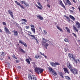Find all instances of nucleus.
I'll return each mask as SVG.
<instances>
[{"instance_id": "obj_9", "label": "nucleus", "mask_w": 80, "mask_h": 80, "mask_svg": "<svg viewBox=\"0 0 80 80\" xmlns=\"http://www.w3.org/2000/svg\"><path fill=\"white\" fill-rule=\"evenodd\" d=\"M59 2V4H60L61 6L63 7V8H65V6L64 4L63 3V2L61 0H58Z\"/></svg>"}, {"instance_id": "obj_20", "label": "nucleus", "mask_w": 80, "mask_h": 80, "mask_svg": "<svg viewBox=\"0 0 80 80\" xmlns=\"http://www.w3.org/2000/svg\"><path fill=\"white\" fill-rule=\"evenodd\" d=\"M19 50L21 52H22V53H25V52L24 51L23 49H22L21 48H19Z\"/></svg>"}, {"instance_id": "obj_61", "label": "nucleus", "mask_w": 80, "mask_h": 80, "mask_svg": "<svg viewBox=\"0 0 80 80\" xmlns=\"http://www.w3.org/2000/svg\"><path fill=\"white\" fill-rule=\"evenodd\" d=\"M72 1L73 2H74V3H76V1H75V0H72Z\"/></svg>"}, {"instance_id": "obj_52", "label": "nucleus", "mask_w": 80, "mask_h": 80, "mask_svg": "<svg viewBox=\"0 0 80 80\" xmlns=\"http://www.w3.org/2000/svg\"><path fill=\"white\" fill-rule=\"evenodd\" d=\"M34 38V39L35 40H36L37 42H38V40H37V38H35V37Z\"/></svg>"}, {"instance_id": "obj_5", "label": "nucleus", "mask_w": 80, "mask_h": 80, "mask_svg": "<svg viewBox=\"0 0 80 80\" xmlns=\"http://www.w3.org/2000/svg\"><path fill=\"white\" fill-rule=\"evenodd\" d=\"M67 68H68L69 69H70V71L72 68H72V64H70V63L69 62H67Z\"/></svg>"}, {"instance_id": "obj_60", "label": "nucleus", "mask_w": 80, "mask_h": 80, "mask_svg": "<svg viewBox=\"0 0 80 80\" xmlns=\"http://www.w3.org/2000/svg\"><path fill=\"white\" fill-rule=\"evenodd\" d=\"M15 78L16 79V80H18V79H19L18 77H15Z\"/></svg>"}, {"instance_id": "obj_6", "label": "nucleus", "mask_w": 80, "mask_h": 80, "mask_svg": "<svg viewBox=\"0 0 80 80\" xmlns=\"http://www.w3.org/2000/svg\"><path fill=\"white\" fill-rule=\"evenodd\" d=\"M42 45L43 47L46 48V49H47V47L48 46V44L45 42L42 41Z\"/></svg>"}, {"instance_id": "obj_22", "label": "nucleus", "mask_w": 80, "mask_h": 80, "mask_svg": "<svg viewBox=\"0 0 80 80\" xmlns=\"http://www.w3.org/2000/svg\"><path fill=\"white\" fill-rule=\"evenodd\" d=\"M26 61L29 64H30V60L28 58H27L26 59Z\"/></svg>"}, {"instance_id": "obj_57", "label": "nucleus", "mask_w": 80, "mask_h": 80, "mask_svg": "<svg viewBox=\"0 0 80 80\" xmlns=\"http://www.w3.org/2000/svg\"><path fill=\"white\" fill-rule=\"evenodd\" d=\"M73 9V10H75V8L74 7H71Z\"/></svg>"}, {"instance_id": "obj_47", "label": "nucleus", "mask_w": 80, "mask_h": 80, "mask_svg": "<svg viewBox=\"0 0 80 80\" xmlns=\"http://www.w3.org/2000/svg\"><path fill=\"white\" fill-rule=\"evenodd\" d=\"M7 64L8 67H10V63L9 62H8Z\"/></svg>"}, {"instance_id": "obj_50", "label": "nucleus", "mask_w": 80, "mask_h": 80, "mask_svg": "<svg viewBox=\"0 0 80 80\" xmlns=\"http://www.w3.org/2000/svg\"><path fill=\"white\" fill-rule=\"evenodd\" d=\"M43 32L44 33H45V34H47V31H46L45 30H43Z\"/></svg>"}, {"instance_id": "obj_21", "label": "nucleus", "mask_w": 80, "mask_h": 80, "mask_svg": "<svg viewBox=\"0 0 80 80\" xmlns=\"http://www.w3.org/2000/svg\"><path fill=\"white\" fill-rule=\"evenodd\" d=\"M74 62H76V64H77V62L80 63V60L78 59H77L76 60L75 59V60H74Z\"/></svg>"}, {"instance_id": "obj_13", "label": "nucleus", "mask_w": 80, "mask_h": 80, "mask_svg": "<svg viewBox=\"0 0 80 80\" xmlns=\"http://www.w3.org/2000/svg\"><path fill=\"white\" fill-rule=\"evenodd\" d=\"M37 17L39 20H43V17H41V16H37Z\"/></svg>"}, {"instance_id": "obj_8", "label": "nucleus", "mask_w": 80, "mask_h": 80, "mask_svg": "<svg viewBox=\"0 0 80 80\" xmlns=\"http://www.w3.org/2000/svg\"><path fill=\"white\" fill-rule=\"evenodd\" d=\"M8 12L10 14V16L12 18H13L14 19V17H13V12L11 11L10 9L8 11Z\"/></svg>"}, {"instance_id": "obj_51", "label": "nucleus", "mask_w": 80, "mask_h": 80, "mask_svg": "<svg viewBox=\"0 0 80 80\" xmlns=\"http://www.w3.org/2000/svg\"><path fill=\"white\" fill-rule=\"evenodd\" d=\"M30 36H31L33 38H35V37L33 35H30Z\"/></svg>"}, {"instance_id": "obj_35", "label": "nucleus", "mask_w": 80, "mask_h": 80, "mask_svg": "<svg viewBox=\"0 0 80 80\" xmlns=\"http://www.w3.org/2000/svg\"><path fill=\"white\" fill-rule=\"evenodd\" d=\"M19 7H20L21 8H22L24 10H25V8L23 7V5L22 4H20V5L19 6Z\"/></svg>"}, {"instance_id": "obj_36", "label": "nucleus", "mask_w": 80, "mask_h": 80, "mask_svg": "<svg viewBox=\"0 0 80 80\" xmlns=\"http://www.w3.org/2000/svg\"><path fill=\"white\" fill-rule=\"evenodd\" d=\"M35 58L37 59L41 58L40 57V56H37V55L35 56Z\"/></svg>"}, {"instance_id": "obj_3", "label": "nucleus", "mask_w": 80, "mask_h": 80, "mask_svg": "<svg viewBox=\"0 0 80 80\" xmlns=\"http://www.w3.org/2000/svg\"><path fill=\"white\" fill-rule=\"evenodd\" d=\"M68 57H69L71 60L73 61L75 60V56L73 54H68Z\"/></svg>"}, {"instance_id": "obj_46", "label": "nucleus", "mask_w": 80, "mask_h": 80, "mask_svg": "<svg viewBox=\"0 0 80 80\" xmlns=\"http://www.w3.org/2000/svg\"><path fill=\"white\" fill-rule=\"evenodd\" d=\"M25 28H26V29H28V28H30V27H29V26H27L25 27Z\"/></svg>"}, {"instance_id": "obj_30", "label": "nucleus", "mask_w": 80, "mask_h": 80, "mask_svg": "<svg viewBox=\"0 0 80 80\" xmlns=\"http://www.w3.org/2000/svg\"><path fill=\"white\" fill-rule=\"evenodd\" d=\"M25 6H26V7H28L30 6L29 4L27 3H25L24 4Z\"/></svg>"}, {"instance_id": "obj_42", "label": "nucleus", "mask_w": 80, "mask_h": 80, "mask_svg": "<svg viewBox=\"0 0 80 80\" xmlns=\"http://www.w3.org/2000/svg\"><path fill=\"white\" fill-rule=\"evenodd\" d=\"M2 24L3 25H5V26L7 25L6 23L5 22H3Z\"/></svg>"}, {"instance_id": "obj_31", "label": "nucleus", "mask_w": 80, "mask_h": 80, "mask_svg": "<svg viewBox=\"0 0 80 80\" xmlns=\"http://www.w3.org/2000/svg\"><path fill=\"white\" fill-rule=\"evenodd\" d=\"M69 11H70V12L72 14H75V12H74L73 10H71V9H69Z\"/></svg>"}, {"instance_id": "obj_55", "label": "nucleus", "mask_w": 80, "mask_h": 80, "mask_svg": "<svg viewBox=\"0 0 80 80\" xmlns=\"http://www.w3.org/2000/svg\"><path fill=\"white\" fill-rule=\"evenodd\" d=\"M65 29H66V30H67V31L69 29V28H68V27H66Z\"/></svg>"}, {"instance_id": "obj_4", "label": "nucleus", "mask_w": 80, "mask_h": 80, "mask_svg": "<svg viewBox=\"0 0 80 80\" xmlns=\"http://www.w3.org/2000/svg\"><path fill=\"white\" fill-rule=\"evenodd\" d=\"M70 71L72 73H73V74H77V75L78 74V70L77 69L74 68H72Z\"/></svg>"}, {"instance_id": "obj_2", "label": "nucleus", "mask_w": 80, "mask_h": 80, "mask_svg": "<svg viewBox=\"0 0 80 80\" xmlns=\"http://www.w3.org/2000/svg\"><path fill=\"white\" fill-rule=\"evenodd\" d=\"M43 70H44L43 69H42L39 68H37L35 69V72H36V73H38V75H39V71L40 73H42Z\"/></svg>"}, {"instance_id": "obj_24", "label": "nucleus", "mask_w": 80, "mask_h": 80, "mask_svg": "<svg viewBox=\"0 0 80 80\" xmlns=\"http://www.w3.org/2000/svg\"><path fill=\"white\" fill-rule=\"evenodd\" d=\"M65 78L67 80H71V78H70L69 77V76H66L65 77Z\"/></svg>"}, {"instance_id": "obj_29", "label": "nucleus", "mask_w": 80, "mask_h": 80, "mask_svg": "<svg viewBox=\"0 0 80 80\" xmlns=\"http://www.w3.org/2000/svg\"><path fill=\"white\" fill-rule=\"evenodd\" d=\"M52 73H53V75L54 76H57V73H56V72L54 71H52Z\"/></svg>"}, {"instance_id": "obj_23", "label": "nucleus", "mask_w": 80, "mask_h": 80, "mask_svg": "<svg viewBox=\"0 0 80 80\" xmlns=\"http://www.w3.org/2000/svg\"><path fill=\"white\" fill-rule=\"evenodd\" d=\"M66 2H67V3H68L69 5H72V3L70 2V1L69 0H65Z\"/></svg>"}, {"instance_id": "obj_64", "label": "nucleus", "mask_w": 80, "mask_h": 80, "mask_svg": "<svg viewBox=\"0 0 80 80\" xmlns=\"http://www.w3.org/2000/svg\"><path fill=\"white\" fill-rule=\"evenodd\" d=\"M78 9H79V11H80V6L78 7Z\"/></svg>"}, {"instance_id": "obj_33", "label": "nucleus", "mask_w": 80, "mask_h": 80, "mask_svg": "<svg viewBox=\"0 0 80 80\" xmlns=\"http://www.w3.org/2000/svg\"><path fill=\"white\" fill-rule=\"evenodd\" d=\"M64 41L65 42H69V41L68 39L67 38H65L64 39Z\"/></svg>"}, {"instance_id": "obj_59", "label": "nucleus", "mask_w": 80, "mask_h": 80, "mask_svg": "<svg viewBox=\"0 0 80 80\" xmlns=\"http://www.w3.org/2000/svg\"><path fill=\"white\" fill-rule=\"evenodd\" d=\"M18 68L19 69L21 68V67L20 66H18Z\"/></svg>"}, {"instance_id": "obj_34", "label": "nucleus", "mask_w": 80, "mask_h": 80, "mask_svg": "<svg viewBox=\"0 0 80 80\" xmlns=\"http://www.w3.org/2000/svg\"><path fill=\"white\" fill-rule=\"evenodd\" d=\"M35 6H36V7H38V8L39 9H40V10H42V8L38 6V5H37L36 4L35 5Z\"/></svg>"}, {"instance_id": "obj_18", "label": "nucleus", "mask_w": 80, "mask_h": 80, "mask_svg": "<svg viewBox=\"0 0 80 80\" xmlns=\"http://www.w3.org/2000/svg\"><path fill=\"white\" fill-rule=\"evenodd\" d=\"M69 17L70 18H71V19H72V20H73V21H75V18L73 17V16L71 15H69Z\"/></svg>"}, {"instance_id": "obj_11", "label": "nucleus", "mask_w": 80, "mask_h": 80, "mask_svg": "<svg viewBox=\"0 0 80 80\" xmlns=\"http://www.w3.org/2000/svg\"><path fill=\"white\" fill-rule=\"evenodd\" d=\"M63 69L65 73H68V74H69V72H68V69L67 68H63Z\"/></svg>"}, {"instance_id": "obj_32", "label": "nucleus", "mask_w": 80, "mask_h": 80, "mask_svg": "<svg viewBox=\"0 0 80 80\" xmlns=\"http://www.w3.org/2000/svg\"><path fill=\"white\" fill-rule=\"evenodd\" d=\"M51 65L52 67H55L56 66L55 63L53 62H52L51 63Z\"/></svg>"}, {"instance_id": "obj_16", "label": "nucleus", "mask_w": 80, "mask_h": 80, "mask_svg": "<svg viewBox=\"0 0 80 80\" xmlns=\"http://www.w3.org/2000/svg\"><path fill=\"white\" fill-rule=\"evenodd\" d=\"M76 25L78 26V28H80V23H79V22H77Z\"/></svg>"}, {"instance_id": "obj_38", "label": "nucleus", "mask_w": 80, "mask_h": 80, "mask_svg": "<svg viewBox=\"0 0 80 80\" xmlns=\"http://www.w3.org/2000/svg\"><path fill=\"white\" fill-rule=\"evenodd\" d=\"M12 57H13V58H15V59H18V58H17L16 57H15V55L13 54L12 56Z\"/></svg>"}, {"instance_id": "obj_12", "label": "nucleus", "mask_w": 80, "mask_h": 80, "mask_svg": "<svg viewBox=\"0 0 80 80\" xmlns=\"http://www.w3.org/2000/svg\"><path fill=\"white\" fill-rule=\"evenodd\" d=\"M32 63L33 67L34 69V71L35 72V68H38L37 67V66L36 64H35V62H32Z\"/></svg>"}, {"instance_id": "obj_44", "label": "nucleus", "mask_w": 80, "mask_h": 80, "mask_svg": "<svg viewBox=\"0 0 80 80\" xmlns=\"http://www.w3.org/2000/svg\"><path fill=\"white\" fill-rule=\"evenodd\" d=\"M43 40H45V42H48V40L46 39L43 38Z\"/></svg>"}, {"instance_id": "obj_15", "label": "nucleus", "mask_w": 80, "mask_h": 80, "mask_svg": "<svg viewBox=\"0 0 80 80\" xmlns=\"http://www.w3.org/2000/svg\"><path fill=\"white\" fill-rule=\"evenodd\" d=\"M73 30H74L76 31V32H78V29L76 27H75V25H73Z\"/></svg>"}, {"instance_id": "obj_49", "label": "nucleus", "mask_w": 80, "mask_h": 80, "mask_svg": "<svg viewBox=\"0 0 80 80\" xmlns=\"http://www.w3.org/2000/svg\"><path fill=\"white\" fill-rule=\"evenodd\" d=\"M55 64L56 65H60V64H59L58 62H55Z\"/></svg>"}, {"instance_id": "obj_40", "label": "nucleus", "mask_w": 80, "mask_h": 80, "mask_svg": "<svg viewBox=\"0 0 80 80\" xmlns=\"http://www.w3.org/2000/svg\"><path fill=\"white\" fill-rule=\"evenodd\" d=\"M21 21H24V22H27V21L26 20V19H22L21 20Z\"/></svg>"}, {"instance_id": "obj_53", "label": "nucleus", "mask_w": 80, "mask_h": 80, "mask_svg": "<svg viewBox=\"0 0 80 80\" xmlns=\"http://www.w3.org/2000/svg\"><path fill=\"white\" fill-rule=\"evenodd\" d=\"M72 34L74 35V36H75V37H77V35L73 33Z\"/></svg>"}, {"instance_id": "obj_17", "label": "nucleus", "mask_w": 80, "mask_h": 80, "mask_svg": "<svg viewBox=\"0 0 80 80\" xmlns=\"http://www.w3.org/2000/svg\"><path fill=\"white\" fill-rule=\"evenodd\" d=\"M56 27L59 30H60V31H61V32H63V29H62V28H60V27H59V26H56Z\"/></svg>"}, {"instance_id": "obj_28", "label": "nucleus", "mask_w": 80, "mask_h": 80, "mask_svg": "<svg viewBox=\"0 0 80 80\" xmlns=\"http://www.w3.org/2000/svg\"><path fill=\"white\" fill-rule=\"evenodd\" d=\"M59 75H60V76H61V77L63 78H64V77L63 76V73L62 72H59Z\"/></svg>"}, {"instance_id": "obj_1", "label": "nucleus", "mask_w": 80, "mask_h": 80, "mask_svg": "<svg viewBox=\"0 0 80 80\" xmlns=\"http://www.w3.org/2000/svg\"><path fill=\"white\" fill-rule=\"evenodd\" d=\"M28 78L30 80H37V79L35 76L34 75H32L31 74H28Z\"/></svg>"}, {"instance_id": "obj_58", "label": "nucleus", "mask_w": 80, "mask_h": 80, "mask_svg": "<svg viewBox=\"0 0 80 80\" xmlns=\"http://www.w3.org/2000/svg\"><path fill=\"white\" fill-rule=\"evenodd\" d=\"M47 7H48L49 8H50V6L49 4L47 5Z\"/></svg>"}, {"instance_id": "obj_54", "label": "nucleus", "mask_w": 80, "mask_h": 80, "mask_svg": "<svg viewBox=\"0 0 80 80\" xmlns=\"http://www.w3.org/2000/svg\"><path fill=\"white\" fill-rule=\"evenodd\" d=\"M67 32H68V33H70V29H69L68 30H67Z\"/></svg>"}, {"instance_id": "obj_37", "label": "nucleus", "mask_w": 80, "mask_h": 80, "mask_svg": "<svg viewBox=\"0 0 80 80\" xmlns=\"http://www.w3.org/2000/svg\"><path fill=\"white\" fill-rule=\"evenodd\" d=\"M38 4V5H39V6H41L42 7V8H43V7L42 6V5H41V4H40V2H37Z\"/></svg>"}, {"instance_id": "obj_41", "label": "nucleus", "mask_w": 80, "mask_h": 80, "mask_svg": "<svg viewBox=\"0 0 80 80\" xmlns=\"http://www.w3.org/2000/svg\"><path fill=\"white\" fill-rule=\"evenodd\" d=\"M1 55L3 57H4L5 56V53L3 52H2V53L1 54Z\"/></svg>"}, {"instance_id": "obj_10", "label": "nucleus", "mask_w": 80, "mask_h": 80, "mask_svg": "<svg viewBox=\"0 0 80 80\" xmlns=\"http://www.w3.org/2000/svg\"><path fill=\"white\" fill-rule=\"evenodd\" d=\"M19 42L20 43L22 44V45H24L26 47H27V44H26V43L23 42V41H22V40H19Z\"/></svg>"}, {"instance_id": "obj_25", "label": "nucleus", "mask_w": 80, "mask_h": 80, "mask_svg": "<svg viewBox=\"0 0 80 80\" xmlns=\"http://www.w3.org/2000/svg\"><path fill=\"white\" fill-rule=\"evenodd\" d=\"M40 53L41 55H43L44 57H45V58H47V56H45V54H44V53H42L41 52H40Z\"/></svg>"}, {"instance_id": "obj_26", "label": "nucleus", "mask_w": 80, "mask_h": 80, "mask_svg": "<svg viewBox=\"0 0 80 80\" xmlns=\"http://www.w3.org/2000/svg\"><path fill=\"white\" fill-rule=\"evenodd\" d=\"M31 30L32 31V32H33L34 33H35V28H31Z\"/></svg>"}, {"instance_id": "obj_48", "label": "nucleus", "mask_w": 80, "mask_h": 80, "mask_svg": "<svg viewBox=\"0 0 80 80\" xmlns=\"http://www.w3.org/2000/svg\"><path fill=\"white\" fill-rule=\"evenodd\" d=\"M22 24H23V25H26V23L24 22H22Z\"/></svg>"}, {"instance_id": "obj_43", "label": "nucleus", "mask_w": 80, "mask_h": 80, "mask_svg": "<svg viewBox=\"0 0 80 80\" xmlns=\"http://www.w3.org/2000/svg\"><path fill=\"white\" fill-rule=\"evenodd\" d=\"M21 2L22 4H23V3H24V4H25V1H21Z\"/></svg>"}, {"instance_id": "obj_39", "label": "nucleus", "mask_w": 80, "mask_h": 80, "mask_svg": "<svg viewBox=\"0 0 80 80\" xmlns=\"http://www.w3.org/2000/svg\"><path fill=\"white\" fill-rule=\"evenodd\" d=\"M48 69H49V71H50V72H52V71L53 70V69L50 68H49Z\"/></svg>"}, {"instance_id": "obj_45", "label": "nucleus", "mask_w": 80, "mask_h": 80, "mask_svg": "<svg viewBox=\"0 0 80 80\" xmlns=\"http://www.w3.org/2000/svg\"><path fill=\"white\" fill-rule=\"evenodd\" d=\"M30 26L31 28H34V27H35V26H34V25L33 24H31Z\"/></svg>"}, {"instance_id": "obj_27", "label": "nucleus", "mask_w": 80, "mask_h": 80, "mask_svg": "<svg viewBox=\"0 0 80 80\" xmlns=\"http://www.w3.org/2000/svg\"><path fill=\"white\" fill-rule=\"evenodd\" d=\"M14 2H15V3H16V4L17 5H18L19 6V5L21 4L20 3H19V2H18L17 1H15Z\"/></svg>"}, {"instance_id": "obj_7", "label": "nucleus", "mask_w": 80, "mask_h": 80, "mask_svg": "<svg viewBox=\"0 0 80 80\" xmlns=\"http://www.w3.org/2000/svg\"><path fill=\"white\" fill-rule=\"evenodd\" d=\"M4 30L5 31V32H6V33L8 34H10L11 33V32H10V31H9V30L8 29V28H7L6 26L4 27Z\"/></svg>"}, {"instance_id": "obj_62", "label": "nucleus", "mask_w": 80, "mask_h": 80, "mask_svg": "<svg viewBox=\"0 0 80 80\" xmlns=\"http://www.w3.org/2000/svg\"><path fill=\"white\" fill-rule=\"evenodd\" d=\"M20 60H21V61H23V59L22 58H20Z\"/></svg>"}, {"instance_id": "obj_63", "label": "nucleus", "mask_w": 80, "mask_h": 80, "mask_svg": "<svg viewBox=\"0 0 80 80\" xmlns=\"http://www.w3.org/2000/svg\"><path fill=\"white\" fill-rule=\"evenodd\" d=\"M3 58H0V60H3Z\"/></svg>"}, {"instance_id": "obj_14", "label": "nucleus", "mask_w": 80, "mask_h": 80, "mask_svg": "<svg viewBox=\"0 0 80 80\" xmlns=\"http://www.w3.org/2000/svg\"><path fill=\"white\" fill-rule=\"evenodd\" d=\"M64 17H66V19H67V20L68 22H70V18H69V17L65 15L64 16Z\"/></svg>"}, {"instance_id": "obj_19", "label": "nucleus", "mask_w": 80, "mask_h": 80, "mask_svg": "<svg viewBox=\"0 0 80 80\" xmlns=\"http://www.w3.org/2000/svg\"><path fill=\"white\" fill-rule=\"evenodd\" d=\"M15 36H18V32L17 31L14 30L13 32Z\"/></svg>"}, {"instance_id": "obj_56", "label": "nucleus", "mask_w": 80, "mask_h": 80, "mask_svg": "<svg viewBox=\"0 0 80 80\" xmlns=\"http://www.w3.org/2000/svg\"><path fill=\"white\" fill-rule=\"evenodd\" d=\"M20 62V61H18V60H16V63H18V62Z\"/></svg>"}]
</instances>
